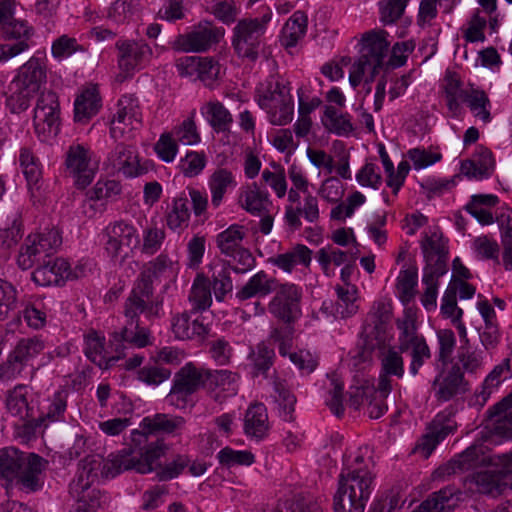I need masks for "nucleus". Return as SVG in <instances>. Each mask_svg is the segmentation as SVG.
<instances>
[{"instance_id":"obj_4","label":"nucleus","mask_w":512,"mask_h":512,"mask_svg":"<svg viewBox=\"0 0 512 512\" xmlns=\"http://www.w3.org/2000/svg\"><path fill=\"white\" fill-rule=\"evenodd\" d=\"M374 477L367 468L348 469L338 480L334 495V512H364L373 490Z\"/></svg>"},{"instance_id":"obj_54","label":"nucleus","mask_w":512,"mask_h":512,"mask_svg":"<svg viewBox=\"0 0 512 512\" xmlns=\"http://www.w3.org/2000/svg\"><path fill=\"white\" fill-rule=\"evenodd\" d=\"M212 288L218 301H222L224 296L232 291L233 284L230 277V265L213 269Z\"/></svg>"},{"instance_id":"obj_27","label":"nucleus","mask_w":512,"mask_h":512,"mask_svg":"<svg viewBox=\"0 0 512 512\" xmlns=\"http://www.w3.org/2000/svg\"><path fill=\"white\" fill-rule=\"evenodd\" d=\"M460 494L454 486H446L432 493L413 512H450L457 506Z\"/></svg>"},{"instance_id":"obj_19","label":"nucleus","mask_w":512,"mask_h":512,"mask_svg":"<svg viewBox=\"0 0 512 512\" xmlns=\"http://www.w3.org/2000/svg\"><path fill=\"white\" fill-rule=\"evenodd\" d=\"M432 386L438 387L435 397L441 402H447L470 391V384L458 364L452 365L445 375L442 376V373L437 375Z\"/></svg>"},{"instance_id":"obj_16","label":"nucleus","mask_w":512,"mask_h":512,"mask_svg":"<svg viewBox=\"0 0 512 512\" xmlns=\"http://www.w3.org/2000/svg\"><path fill=\"white\" fill-rule=\"evenodd\" d=\"M457 430L455 412L449 407L439 412L427 428V433L422 436L416 449L420 451L425 458H428L435 450L437 445L448 435L454 434Z\"/></svg>"},{"instance_id":"obj_2","label":"nucleus","mask_w":512,"mask_h":512,"mask_svg":"<svg viewBox=\"0 0 512 512\" xmlns=\"http://www.w3.org/2000/svg\"><path fill=\"white\" fill-rule=\"evenodd\" d=\"M185 423L182 416H171L164 413L144 417L140 422L139 429L131 432L130 447L109 454L103 464L102 473L106 477L114 478L122 472L132 469L141 474L152 472L153 464L167 450L164 439L160 435L175 434L183 429Z\"/></svg>"},{"instance_id":"obj_38","label":"nucleus","mask_w":512,"mask_h":512,"mask_svg":"<svg viewBox=\"0 0 512 512\" xmlns=\"http://www.w3.org/2000/svg\"><path fill=\"white\" fill-rule=\"evenodd\" d=\"M275 358L274 349L269 348L264 343H261L252 350L248 356L251 366V374L253 377L260 375L267 377V373L273 366Z\"/></svg>"},{"instance_id":"obj_37","label":"nucleus","mask_w":512,"mask_h":512,"mask_svg":"<svg viewBox=\"0 0 512 512\" xmlns=\"http://www.w3.org/2000/svg\"><path fill=\"white\" fill-rule=\"evenodd\" d=\"M211 283L203 276H197L189 294V302L194 314H201L202 311L208 309L212 304Z\"/></svg>"},{"instance_id":"obj_39","label":"nucleus","mask_w":512,"mask_h":512,"mask_svg":"<svg viewBox=\"0 0 512 512\" xmlns=\"http://www.w3.org/2000/svg\"><path fill=\"white\" fill-rule=\"evenodd\" d=\"M189 199L186 192H182L173 199L172 208L168 212L166 221L171 230L186 228L190 220Z\"/></svg>"},{"instance_id":"obj_52","label":"nucleus","mask_w":512,"mask_h":512,"mask_svg":"<svg viewBox=\"0 0 512 512\" xmlns=\"http://www.w3.org/2000/svg\"><path fill=\"white\" fill-rule=\"evenodd\" d=\"M26 361L15 349H13L5 362L0 364V380L15 379L29 366Z\"/></svg>"},{"instance_id":"obj_33","label":"nucleus","mask_w":512,"mask_h":512,"mask_svg":"<svg viewBox=\"0 0 512 512\" xmlns=\"http://www.w3.org/2000/svg\"><path fill=\"white\" fill-rule=\"evenodd\" d=\"M494 164L492 152L482 148L478 160L467 159L461 163V173L468 178H488L492 174Z\"/></svg>"},{"instance_id":"obj_30","label":"nucleus","mask_w":512,"mask_h":512,"mask_svg":"<svg viewBox=\"0 0 512 512\" xmlns=\"http://www.w3.org/2000/svg\"><path fill=\"white\" fill-rule=\"evenodd\" d=\"M101 108V97L96 87H89L76 98L74 103V120L87 123Z\"/></svg>"},{"instance_id":"obj_44","label":"nucleus","mask_w":512,"mask_h":512,"mask_svg":"<svg viewBox=\"0 0 512 512\" xmlns=\"http://www.w3.org/2000/svg\"><path fill=\"white\" fill-rule=\"evenodd\" d=\"M273 397L278 404L279 413L284 420H292L296 397L291 393L285 381L275 379L273 381Z\"/></svg>"},{"instance_id":"obj_50","label":"nucleus","mask_w":512,"mask_h":512,"mask_svg":"<svg viewBox=\"0 0 512 512\" xmlns=\"http://www.w3.org/2000/svg\"><path fill=\"white\" fill-rule=\"evenodd\" d=\"M295 322H283L282 324L272 328L269 338L274 343H278L279 354L286 357L288 350L292 346V339L295 332Z\"/></svg>"},{"instance_id":"obj_61","label":"nucleus","mask_w":512,"mask_h":512,"mask_svg":"<svg viewBox=\"0 0 512 512\" xmlns=\"http://www.w3.org/2000/svg\"><path fill=\"white\" fill-rule=\"evenodd\" d=\"M379 5L381 21L384 24H392L403 15L407 0H382Z\"/></svg>"},{"instance_id":"obj_28","label":"nucleus","mask_w":512,"mask_h":512,"mask_svg":"<svg viewBox=\"0 0 512 512\" xmlns=\"http://www.w3.org/2000/svg\"><path fill=\"white\" fill-rule=\"evenodd\" d=\"M278 281L269 277L265 271H259L236 293V298L245 301L253 297H265L278 288Z\"/></svg>"},{"instance_id":"obj_34","label":"nucleus","mask_w":512,"mask_h":512,"mask_svg":"<svg viewBox=\"0 0 512 512\" xmlns=\"http://www.w3.org/2000/svg\"><path fill=\"white\" fill-rule=\"evenodd\" d=\"M211 191V203L217 208L229 188H235L237 182L232 172L226 168L216 169L209 178L208 182Z\"/></svg>"},{"instance_id":"obj_43","label":"nucleus","mask_w":512,"mask_h":512,"mask_svg":"<svg viewBox=\"0 0 512 512\" xmlns=\"http://www.w3.org/2000/svg\"><path fill=\"white\" fill-rule=\"evenodd\" d=\"M68 392L66 390H58L48 400L47 407L44 408L40 417V422L45 423V427L50 422L64 421L65 411L67 408Z\"/></svg>"},{"instance_id":"obj_49","label":"nucleus","mask_w":512,"mask_h":512,"mask_svg":"<svg viewBox=\"0 0 512 512\" xmlns=\"http://www.w3.org/2000/svg\"><path fill=\"white\" fill-rule=\"evenodd\" d=\"M406 502V494L392 488L385 497L375 500L368 512H395L400 510Z\"/></svg>"},{"instance_id":"obj_36","label":"nucleus","mask_w":512,"mask_h":512,"mask_svg":"<svg viewBox=\"0 0 512 512\" xmlns=\"http://www.w3.org/2000/svg\"><path fill=\"white\" fill-rule=\"evenodd\" d=\"M396 325L400 331L398 338L400 352L409 351L412 344L425 339L422 335H418L416 315L410 309L405 311L403 318L397 320Z\"/></svg>"},{"instance_id":"obj_1","label":"nucleus","mask_w":512,"mask_h":512,"mask_svg":"<svg viewBox=\"0 0 512 512\" xmlns=\"http://www.w3.org/2000/svg\"><path fill=\"white\" fill-rule=\"evenodd\" d=\"M171 264L167 255L160 254L140 272L124 304L126 324L121 331L113 332L110 336L109 348L115 355L106 359V368L115 365L126 355L128 345L143 348L151 344V331L142 325L140 315L144 314L148 321L163 316V297L155 295L153 282Z\"/></svg>"},{"instance_id":"obj_48","label":"nucleus","mask_w":512,"mask_h":512,"mask_svg":"<svg viewBox=\"0 0 512 512\" xmlns=\"http://www.w3.org/2000/svg\"><path fill=\"white\" fill-rule=\"evenodd\" d=\"M417 284L418 270L416 267H411L400 272L396 287L403 303H408L414 298Z\"/></svg>"},{"instance_id":"obj_35","label":"nucleus","mask_w":512,"mask_h":512,"mask_svg":"<svg viewBox=\"0 0 512 512\" xmlns=\"http://www.w3.org/2000/svg\"><path fill=\"white\" fill-rule=\"evenodd\" d=\"M201 113L217 133L230 130L233 122L231 113L221 102H208L201 108Z\"/></svg>"},{"instance_id":"obj_11","label":"nucleus","mask_w":512,"mask_h":512,"mask_svg":"<svg viewBox=\"0 0 512 512\" xmlns=\"http://www.w3.org/2000/svg\"><path fill=\"white\" fill-rule=\"evenodd\" d=\"M105 249L112 259L126 258L140 244L137 229L123 220L110 223L104 230Z\"/></svg>"},{"instance_id":"obj_8","label":"nucleus","mask_w":512,"mask_h":512,"mask_svg":"<svg viewBox=\"0 0 512 512\" xmlns=\"http://www.w3.org/2000/svg\"><path fill=\"white\" fill-rule=\"evenodd\" d=\"M61 243L62 238L55 228L47 229L37 235H29L20 248L17 257L18 267L22 270L30 269L40 261L42 255L48 257Z\"/></svg>"},{"instance_id":"obj_47","label":"nucleus","mask_w":512,"mask_h":512,"mask_svg":"<svg viewBox=\"0 0 512 512\" xmlns=\"http://www.w3.org/2000/svg\"><path fill=\"white\" fill-rule=\"evenodd\" d=\"M242 226L234 224L222 231L217 236V246L222 254L226 256L241 248V242L245 233Z\"/></svg>"},{"instance_id":"obj_60","label":"nucleus","mask_w":512,"mask_h":512,"mask_svg":"<svg viewBox=\"0 0 512 512\" xmlns=\"http://www.w3.org/2000/svg\"><path fill=\"white\" fill-rule=\"evenodd\" d=\"M439 343V352L437 356L438 362L446 366L451 359V355L456 345V338L454 332L450 329L439 330L437 332Z\"/></svg>"},{"instance_id":"obj_7","label":"nucleus","mask_w":512,"mask_h":512,"mask_svg":"<svg viewBox=\"0 0 512 512\" xmlns=\"http://www.w3.org/2000/svg\"><path fill=\"white\" fill-rule=\"evenodd\" d=\"M392 317L390 303L378 300L373 303L363 323L364 348L367 351L385 347L386 329Z\"/></svg>"},{"instance_id":"obj_22","label":"nucleus","mask_w":512,"mask_h":512,"mask_svg":"<svg viewBox=\"0 0 512 512\" xmlns=\"http://www.w3.org/2000/svg\"><path fill=\"white\" fill-rule=\"evenodd\" d=\"M512 391L486 411L491 423L493 435L503 439H512Z\"/></svg>"},{"instance_id":"obj_10","label":"nucleus","mask_w":512,"mask_h":512,"mask_svg":"<svg viewBox=\"0 0 512 512\" xmlns=\"http://www.w3.org/2000/svg\"><path fill=\"white\" fill-rule=\"evenodd\" d=\"M247 19H241L233 28L232 48L238 58L256 62L264 46L262 27L251 25Z\"/></svg>"},{"instance_id":"obj_31","label":"nucleus","mask_w":512,"mask_h":512,"mask_svg":"<svg viewBox=\"0 0 512 512\" xmlns=\"http://www.w3.org/2000/svg\"><path fill=\"white\" fill-rule=\"evenodd\" d=\"M244 431L247 436L263 439L268 431V415L264 404L250 405L245 413Z\"/></svg>"},{"instance_id":"obj_29","label":"nucleus","mask_w":512,"mask_h":512,"mask_svg":"<svg viewBox=\"0 0 512 512\" xmlns=\"http://www.w3.org/2000/svg\"><path fill=\"white\" fill-rule=\"evenodd\" d=\"M312 259V250L304 244H296L285 253L269 258V262L284 272L291 273L298 264L308 267Z\"/></svg>"},{"instance_id":"obj_17","label":"nucleus","mask_w":512,"mask_h":512,"mask_svg":"<svg viewBox=\"0 0 512 512\" xmlns=\"http://www.w3.org/2000/svg\"><path fill=\"white\" fill-rule=\"evenodd\" d=\"M119 51V66L126 72L142 69L152 58V48L144 40H119L116 42Z\"/></svg>"},{"instance_id":"obj_12","label":"nucleus","mask_w":512,"mask_h":512,"mask_svg":"<svg viewBox=\"0 0 512 512\" xmlns=\"http://www.w3.org/2000/svg\"><path fill=\"white\" fill-rule=\"evenodd\" d=\"M495 466V470L476 474L474 479L479 493L496 497L509 487L508 476L512 474V452L498 455L495 458Z\"/></svg>"},{"instance_id":"obj_24","label":"nucleus","mask_w":512,"mask_h":512,"mask_svg":"<svg viewBox=\"0 0 512 512\" xmlns=\"http://www.w3.org/2000/svg\"><path fill=\"white\" fill-rule=\"evenodd\" d=\"M102 464L98 455H86L79 462L76 478L69 485L71 495L86 493L92 483L98 477V470Z\"/></svg>"},{"instance_id":"obj_41","label":"nucleus","mask_w":512,"mask_h":512,"mask_svg":"<svg viewBox=\"0 0 512 512\" xmlns=\"http://www.w3.org/2000/svg\"><path fill=\"white\" fill-rule=\"evenodd\" d=\"M307 16L302 11H296L283 28V41L286 47H295L307 31Z\"/></svg>"},{"instance_id":"obj_9","label":"nucleus","mask_w":512,"mask_h":512,"mask_svg":"<svg viewBox=\"0 0 512 512\" xmlns=\"http://www.w3.org/2000/svg\"><path fill=\"white\" fill-rule=\"evenodd\" d=\"M34 29L25 20L13 19L0 26V36L6 43L0 44V62H5L25 52L32 45Z\"/></svg>"},{"instance_id":"obj_20","label":"nucleus","mask_w":512,"mask_h":512,"mask_svg":"<svg viewBox=\"0 0 512 512\" xmlns=\"http://www.w3.org/2000/svg\"><path fill=\"white\" fill-rule=\"evenodd\" d=\"M19 162L27 181V188L33 204H41L46 197V188L44 187L42 169L38 159L29 149L22 148Z\"/></svg>"},{"instance_id":"obj_6","label":"nucleus","mask_w":512,"mask_h":512,"mask_svg":"<svg viewBox=\"0 0 512 512\" xmlns=\"http://www.w3.org/2000/svg\"><path fill=\"white\" fill-rule=\"evenodd\" d=\"M224 28L213 26L211 22H200L193 30L178 34L170 42L171 49L178 53H203L220 42Z\"/></svg>"},{"instance_id":"obj_63","label":"nucleus","mask_w":512,"mask_h":512,"mask_svg":"<svg viewBox=\"0 0 512 512\" xmlns=\"http://www.w3.org/2000/svg\"><path fill=\"white\" fill-rule=\"evenodd\" d=\"M421 249L428 264H431L436 258L448 257V249L442 239L435 240L433 237L426 236L421 243Z\"/></svg>"},{"instance_id":"obj_62","label":"nucleus","mask_w":512,"mask_h":512,"mask_svg":"<svg viewBox=\"0 0 512 512\" xmlns=\"http://www.w3.org/2000/svg\"><path fill=\"white\" fill-rule=\"evenodd\" d=\"M381 372L386 375L402 378L404 375V362L401 354L393 348H389L381 359Z\"/></svg>"},{"instance_id":"obj_58","label":"nucleus","mask_w":512,"mask_h":512,"mask_svg":"<svg viewBox=\"0 0 512 512\" xmlns=\"http://www.w3.org/2000/svg\"><path fill=\"white\" fill-rule=\"evenodd\" d=\"M206 165V156L203 152L190 151L180 160L179 167L186 177L199 175Z\"/></svg>"},{"instance_id":"obj_5","label":"nucleus","mask_w":512,"mask_h":512,"mask_svg":"<svg viewBox=\"0 0 512 512\" xmlns=\"http://www.w3.org/2000/svg\"><path fill=\"white\" fill-rule=\"evenodd\" d=\"M204 377V369L197 368L193 363L185 364L175 373L166 402L179 409L193 406L192 396L201 387H205Z\"/></svg>"},{"instance_id":"obj_13","label":"nucleus","mask_w":512,"mask_h":512,"mask_svg":"<svg viewBox=\"0 0 512 512\" xmlns=\"http://www.w3.org/2000/svg\"><path fill=\"white\" fill-rule=\"evenodd\" d=\"M269 303V312L282 322H296L302 315V289L295 284H279Z\"/></svg>"},{"instance_id":"obj_14","label":"nucleus","mask_w":512,"mask_h":512,"mask_svg":"<svg viewBox=\"0 0 512 512\" xmlns=\"http://www.w3.org/2000/svg\"><path fill=\"white\" fill-rule=\"evenodd\" d=\"M66 172L74 180L79 189H84L93 181L98 166L91 160L89 148L75 144L71 145L66 152Z\"/></svg>"},{"instance_id":"obj_18","label":"nucleus","mask_w":512,"mask_h":512,"mask_svg":"<svg viewBox=\"0 0 512 512\" xmlns=\"http://www.w3.org/2000/svg\"><path fill=\"white\" fill-rule=\"evenodd\" d=\"M388 33L385 30H370L365 32L361 38L360 57L357 61L367 65L383 67L384 59L387 56L390 42L387 40Z\"/></svg>"},{"instance_id":"obj_25","label":"nucleus","mask_w":512,"mask_h":512,"mask_svg":"<svg viewBox=\"0 0 512 512\" xmlns=\"http://www.w3.org/2000/svg\"><path fill=\"white\" fill-rule=\"evenodd\" d=\"M46 66L44 62L32 57L21 68L13 82L38 94L41 86L46 83Z\"/></svg>"},{"instance_id":"obj_64","label":"nucleus","mask_w":512,"mask_h":512,"mask_svg":"<svg viewBox=\"0 0 512 512\" xmlns=\"http://www.w3.org/2000/svg\"><path fill=\"white\" fill-rule=\"evenodd\" d=\"M154 150L162 161L170 163L175 159L178 145L170 133H163L155 143Z\"/></svg>"},{"instance_id":"obj_23","label":"nucleus","mask_w":512,"mask_h":512,"mask_svg":"<svg viewBox=\"0 0 512 512\" xmlns=\"http://www.w3.org/2000/svg\"><path fill=\"white\" fill-rule=\"evenodd\" d=\"M109 165L126 177L142 175L144 170L139 165L138 156L134 147L119 143L108 154Z\"/></svg>"},{"instance_id":"obj_45","label":"nucleus","mask_w":512,"mask_h":512,"mask_svg":"<svg viewBox=\"0 0 512 512\" xmlns=\"http://www.w3.org/2000/svg\"><path fill=\"white\" fill-rule=\"evenodd\" d=\"M271 205L269 194L262 191L256 183H253L250 189L245 193V202L242 207L252 215L261 216L268 212Z\"/></svg>"},{"instance_id":"obj_32","label":"nucleus","mask_w":512,"mask_h":512,"mask_svg":"<svg viewBox=\"0 0 512 512\" xmlns=\"http://www.w3.org/2000/svg\"><path fill=\"white\" fill-rule=\"evenodd\" d=\"M292 97L290 90L280 82H268L265 91L257 95V103L267 113L282 104L290 103Z\"/></svg>"},{"instance_id":"obj_40","label":"nucleus","mask_w":512,"mask_h":512,"mask_svg":"<svg viewBox=\"0 0 512 512\" xmlns=\"http://www.w3.org/2000/svg\"><path fill=\"white\" fill-rule=\"evenodd\" d=\"M460 98L463 102L467 103L470 110L475 113V116L484 123L491 121V114L488 109L491 103L483 90L472 88L470 92L462 91L460 92Z\"/></svg>"},{"instance_id":"obj_26","label":"nucleus","mask_w":512,"mask_h":512,"mask_svg":"<svg viewBox=\"0 0 512 512\" xmlns=\"http://www.w3.org/2000/svg\"><path fill=\"white\" fill-rule=\"evenodd\" d=\"M140 123V113L137 99L132 96H122L117 103V112L115 113L111 124V133L119 130L124 133L125 127L135 129V124Z\"/></svg>"},{"instance_id":"obj_53","label":"nucleus","mask_w":512,"mask_h":512,"mask_svg":"<svg viewBox=\"0 0 512 512\" xmlns=\"http://www.w3.org/2000/svg\"><path fill=\"white\" fill-rule=\"evenodd\" d=\"M337 296L338 299L335 303L334 311L335 317L347 318L357 312L358 306L355 303V291H350L349 289L338 287Z\"/></svg>"},{"instance_id":"obj_51","label":"nucleus","mask_w":512,"mask_h":512,"mask_svg":"<svg viewBox=\"0 0 512 512\" xmlns=\"http://www.w3.org/2000/svg\"><path fill=\"white\" fill-rule=\"evenodd\" d=\"M23 237V224L21 217H15L7 226L0 228V249L9 251L16 246Z\"/></svg>"},{"instance_id":"obj_46","label":"nucleus","mask_w":512,"mask_h":512,"mask_svg":"<svg viewBox=\"0 0 512 512\" xmlns=\"http://www.w3.org/2000/svg\"><path fill=\"white\" fill-rule=\"evenodd\" d=\"M27 387L16 386L9 392L6 400V407L13 416H19L21 420L32 417L31 409L27 401Z\"/></svg>"},{"instance_id":"obj_3","label":"nucleus","mask_w":512,"mask_h":512,"mask_svg":"<svg viewBox=\"0 0 512 512\" xmlns=\"http://www.w3.org/2000/svg\"><path fill=\"white\" fill-rule=\"evenodd\" d=\"M48 461L35 454H26L17 448L8 447L0 450V479L7 490L14 481L23 489L37 491L41 488L40 475Z\"/></svg>"},{"instance_id":"obj_56","label":"nucleus","mask_w":512,"mask_h":512,"mask_svg":"<svg viewBox=\"0 0 512 512\" xmlns=\"http://www.w3.org/2000/svg\"><path fill=\"white\" fill-rule=\"evenodd\" d=\"M204 380L205 386L210 389L222 388L226 389L230 385L234 384L237 380V374L230 370H210L204 369Z\"/></svg>"},{"instance_id":"obj_59","label":"nucleus","mask_w":512,"mask_h":512,"mask_svg":"<svg viewBox=\"0 0 512 512\" xmlns=\"http://www.w3.org/2000/svg\"><path fill=\"white\" fill-rule=\"evenodd\" d=\"M121 190V184L116 180H99L91 191L90 199L112 201Z\"/></svg>"},{"instance_id":"obj_21","label":"nucleus","mask_w":512,"mask_h":512,"mask_svg":"<svg viewBox=\"0 0 512 512\" xmlns=\"http://www.w3.org/2000/svg\"><path fill=\"white\" fill-rule=\"evenodd\" d=\"M201 314L185 311L173 318L172 331L181 340H203L209 333V324Z\"/></svg>"},{"instance_id":"obj_55","label":"nucleus","mask_w":512,"mask_h":512,"mask_svg":"<svg viewBox=\"0 0 512 512\" xmlns=\"http://www.w3.org/2000/svg\"><path fill=\"white\" fill-rule=\"evenodd\" d=\"M17 306V291L15 287L0 278V320H5Z\"/></svg>"},{"instance_id":"obj_42","label":"nucleus","mask_w":512,"mask_h":512,"mask_svg":"<svg viewBox=\"0 0 512 512\" xmlns=\"http://www.w3.org/2000/svg\"><path fill=\"white\" fill-rule=\"evenodd\" d=\"M36 95L29 89L12 81L6 97V107L12 114H20L30 107L31 101Z\"/></svg>"},{"instance_id":"obj_15","label":"nucleus","mask_w":512,"mask_h":512,"mask_svg":"<svg viewBox=\"0 0 512 512\" xmlns=\"http://www.w3.org/2000/svg\"><path fill=\"white\" fill-rule=\"evenodd\" d=\"M34 126L38 133L57 136L60 131V106L53 91L41 92L34 109Z\"/></svg>"},{"instance_id":"obj_57","label":"nucleus","mask_w":512,"mask_h":512,"mask_svg":"<svg viewBox=\"0 0 512 512\" xmlns=\"http://www.w3.org/2000/svg\"><path fill=\"white\" fill-rule=\"evenodd\" d=\"M219 462L227 467L234 465H251L255 461L254 455L249 451H236L225 447L218 452Z\"/></svg>"}]
</instances>
